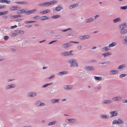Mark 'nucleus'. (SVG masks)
Masks as SVG:
<instances>
[{
	"mask_svg": "<svg viewBox=\"0 0 127 127\" xmlns=\"http://www.w3.org/2000/svg\"><path fill=\"white\" fill-rule=\"evenodd\" d=\"M69 62L71 64L70 65V67H78V65L76 62V60L74 59H72L69 60Z\"/></svg>",
	"mask_w": 127,
	"mask_h": 127,
	"instance_id": "1",
	"label": "nucleus"
},
{
	"mask_svg": "<svg viewBox=\"0 0 127 127\" xmlns=\"http://www.w3.org/2000/svg\"><path fill=\"white\" fill-rule=\"evenodd\" d=\"M113 101L111 100H103L102 103L103 104H109L111 103Z\"/></svg>",
	"mask_w": 127,
	"mask_h": 127,
	"instance_id": "2",
	"label": "nucleus"
},
{
	"mask_svg": "<svg viewBox=\"0 0 127 127\" xmlns=\"http://www.w3.org/2000/svg\"><path fill=\"white\" fill-rule=\"evenodd\" d=\"M65 121L67 123H73L76 122V120L75 119H66L65 120Z\"/></svg>",
	"mask_w": 127,
	"mask_h": 127,
	"instance_id": "3",
	"label": "nucleus"
},
{
	"mask_svg": "<svg viewBox=\"0 0 127 127\" xmlns=\"http://www.w3.org/2000/svg\"><path fill=\"white\" fill-rule=\"evenodd\" d=\"M35 104L38 106H43L45 105L44 103L39 100L36 101L35 102Z\"/></svg>",
	"mask_w": 127,
	"mask_h": 127,
	"instance_id": "4",
	"label": "nucleus"
},
{
	"mask_svg": "<svg viewBox=\"0 0 127 127\" xmlns=\"http://www.w3.org/2000/svg\"><path fill=\"white\" fill-rule=\"evenodd\" d=\"M85 69L86 71L94 70H95L94 68L92 66H86L85 67Z\"/></svg>",
	"mask_w": 127,
	"mask_h": 127,
	"instance_id": "5",
	"label": "nucleus"
},
{
	"mask_svg": "<svg viewBox=\"0 0 127 127\" xmlns=\"http://www.w3.org/2000/svg\"><path fill=\"white\" fill-rule=\"evenodd\" d=\"M36 95L35 93L30 92L28 93L27 96L29 97H34Z\"/></svg>",
	"mask_w": 127,
	"mask_h": 127,
	"instance_id": "6",
	"label": "nucleus"
},
{
	"mask_svg": "<svg viewBox=\"0 0 127 127\" xmlns=\"http://www.w3.org/2000/svg\"><path fill=\"white\" fill-rule=\"evenodd\" d=\"M36 9H34L25 11V13H26L27 15H29L31 13H34L36 11Z\"/></svg>",
	"mask_w": 127,
	"mask_h": 127,
	"instance_id": "7",
	"label": "nucleus"
},
{
	"mask_svg": "<svg viewBox=\"0 0 127 127\" xmlns=\"http://www.w3.org/2000/svg\"><path fill=\"white\" fill-rule=\"evenodd\" d=\"M110 114V118H112L114 116H117L118 114V113L117 111H112L111 112Z\"/></svg>",
	"mask_w": 127,
	"mask_h": 127,
	"instance_id": "8",
	"label": "nucleus"
},
{
	"mask_svg": "<svg viewBox=\"0 0 127 127\" xmlns=\"http://www.w3.org/2000/svg\"><path fill=\"white\" fill-rule=\"evenodd\" d=\"M78 5V3H75L73 4H71L68 7L70 9H72L74 8Z\"/></svg>",
	"mask_w": 127,
	"mask_h": 127,
	"instance_id": "9",
	"label": "nucleus"
},
{
	"mask_svg": "<svg viewBox=\"0 0 127 127\" xmlns=\"http://www.w3.org/2000/svg\"><path fill=\"white\" fill-rule=\"evenodd\" d=\"M120 33L121 34L127 33V31L125 28H122L120 31Z\"/></svg>",
	"mask_w": 127,
	"mask_h": 127,
	"instance_id": "10",
	"label": "nucleus"
},
{
	"mask_svg": "<svg viewBox=\"0 0 127 127\" xmlns=\"http://www.w3.org/2000/svg\"><path fill=\"white\" fill-rule=\"evenodd\" d=\"M59 99H52L51 100V102L52 103H59Z\"/></svg>",
	"mask_w": 127,
	"mask_h": 127,
	"instance_id": "11",
	"label": "nucleus"
},
{
	"mask_svg": "<svg viewBox=\"0 0 127 127\" xmlns=\"http://www.w3.org/2000/svg\"><path fill=\"white\" fill-rule=\"evenodd\" d=\"M118 71L117 70H112L110 71V75H112L117 73Z\"/></svg>",
	"mask_w": 127,
	"mask_h": 127,
	"instance_id": "12",
	"label": "nucleus"
},
{
	"mask_svg": "<svg viewBox=\"0 0 127 127\" xmlns=\"http://www.w3.org/2000/svg\"><path fill=\"white\" fill-rule=\"evenodd\" d=\"M64 89L65 90H71L72 89V87L70 85L66 86L65 85L64 86Z\"/></svg>",
	"mask_w": 127,
	"mask_h": 127,
	"instance_id": "13",
	"label": "nucleus"
},
{
	"mask_svg": "<svg viewBox=\"0 0 127 127\" xmlns=\"http://www.w3.org/2000/svg\"><path fill=\"white\" fill-rule=\"evenodd\" d=\"M122 97L120 96H118L117 97H114L112 98V99H114V101H119L121 100Z\"/></svg>",
	"mask_w": 127,
	"mask_h": 127,
	"instance_id": "14",
	"label": "nucleus"
},
{
	"mask_svg": "<svg viewBox=\"0 0 127 127\" xmlns=\"http://www.w3.org/2000/svg\"><path fill=\"white\" fill-rule=\"evenodd\" d=\"M68 71H63L60 72L57 74V75H61L64 74H66L68 73Z\"/></svg>",
	"mask_w": 127,
	"mask_h": 127,
	"instance_id": "15",
	"label": "nucleus"
},
{
	"mask_svg": "<svg viewBox=\"0 0 127 127\" xmlns=\"http://www.w3.org/2000/svg\"><path fill=\"white\" fill-rule=\"evenodd\" d=\"M63 7L60 5H59L55 8V10L57 11H60L61 9H63Z\"/></svg>",
	"mask_w": 127,
	"mask_h": 127,
	"instance_id": "16",
	"label": "nucleus"
},
{
	"mask_svg": "<svg viewBox=\"0 0 127 127\" xmlns=\"http://www.w3.org/2000/svg\"><path fill=\"white\" fill-rule=\"evenodd\" d=\"M22 15H16L13 16H11L10 17L11 19H14L21 17Z\"/></svg>",
	"mask_w": 127,
	"mask_h": 127,
	"instance_id": "17",
	"label": "nucleus"
},
{
	"mask_svg": "<svg viewBox=\"0 0 127 127\" xmlns=\"http://www.w3.org/2000/svg\"><path fill=\"white\" fill-rule=\"evenodd\" d=\"M94 20V18L91 17L90 18L86 19L85 21L86 23H89Z\"/></svg>",
	"mask_w": 127,
	"mask_h": 127,
	"instance_id": "18",
	"label": "nucleus"
},
{
	"mask_svg": "<svg viewBox=\"0 0 127 127\" xmlns=\"http://www.w3.org/2000/svg\"><path fill=\"white\" fill-rule=\"evenodd\" d=\"M121 19L120 18L118 17L115 19L113 20V22L115 23H116L118 22H120L121 21Z\"/></svg>",
	"mask_w": 127,
	"mask_h": 127,
	"instance_id": "19",
	"label": "nucleus"
},
{
	"mask_svg": "<svg viewBox=\"0 0 127 127\" xmlns=\"http://www.w3.org/2000/svg\"><path fill=\"white\" fill-rule=\"evenodd\" d=\"M15 3H16L18 4H26L28 3V2L26 1H18V2H15Z\"/></svg>",
	"mask_w": 127,
	"mask_h": 127,
	"instance_id": "20",
	"label": "nucleus"
},
{
	"mask_svg": "<svg viewBox=\"0 0 127 127\" xmlns=\"http://www.w3.org/2000/svg\"><path fill=\"white\" fill-rule=\"evenodd\" d=\"M122 42L124 45L127 44V36H126L124 39L122 40Z\"/></svg>",
	"mask_w": 127,
	"mask_h": 127,
	"instance_id": "21",
	"label": "nucleus"
},
{
	"mask_svg": "<svg viewBox=\"0 0 127 127\" xmlns=\"http://www.w3.org/2000/svg\"><path fill=\"white\" fill-rule=\"evenodd\" d=\"M100 117L101 118L103 119H108L109 118V116L106 115H101Z\"/></svg>",
	"mask_w": 127,
	"mask_h": 127,
	"instance_id": "22",
	"label": "nucleus"
},
{
	"mask_svg": "<svg viewBox=\"0 0 127 127\" xmlns=\"http://www.w3.org/2000/svg\"><path fill=\"white\" fill-rule=\"evenodd\" d=\"M111 53L108 52H107L102 54V55L104 56V57H106V56L111 55Z\"/></svg>",
	"mask_w": 127,
	"mask_h": 127,
	"instance_id": "23",
	"label": "nucleus"
},
{
	"mask_svg": "<svg viewBox=\"0 0 127 127\" xmlns=\"http://www.w3.org/2000/svg\"><path fill=\"white\" fill-rule=\"evenodd\" d=\"M116 44L117 43L116 42H112L109 45L108 47L109 48L111 47L115 46Z\"/></svg>",
	"mask_w": 127,
	"mask_h": 127,
	"instance_id": "24",
	"label": "nucleus"
},
{
	"mask_svg": "<svg viewBox=\"0 0 127 127\" xmlns=\"http://www.w3.org/2000/svg\"><path fill=\"white\" fill-rule=\"evenodd\" d=\"M50 10L48 9H46L44 10L42 12H40V13L41 14H44L46 13H48L50 12Z\"/></svg>",
	"mask_w": 127,
	"mask_h": 127,
	"instance_id": "25",
	"label": "nucleus"
},
{
	"mask_svg": "<svg viewBox=\"0 0 127 127\" xmlns=\"http://www.w3.org/2000/svg\"><path fill=\"white\" fill-rule=\"evenodd\" d=\"M38 5L39 6H41L42 7H46L45 2L40 3Z\"/></svg>",
	"mask_w": 127,
	"mask_h": 127,
	"instance_id": "26",
	"label": "nucleus"
},
{
	"mask_svg": "<svg viewBox=\"0 0 127 127\" xmlns=\"http://www.w3.org/2000/svg\"><path fill=\"white\" fill-rule=\"evenodd\" d=\"M126 67V65L125 64H123L119 66L118 68V69H122L123 68L125 67Z\"/></svg>",
	"mask_w": 127,
	"mask_h": 127,
	"instance_id": "27",
	"label": "nucleus"
},
{
	"mask_svg": "<svg viewBox=\"0 0 127 127\" xmlns=\"http://www.w3.org/2000/svg\"><path fill=\"white\" fill-rule=\"evenodd\" d=\"M15 32H16L17 33H18V34H23L24 33V32L20 30H15Z\"/></svg>",
	"mask_w": 127,
	"mask_h": 127,
	"instance_id": "28",
	"label": "nucleus"
},
{
	"mask_svg": "<svg viewBox=\"0 0 127 127\" xmlns=\"http://www.w3.org/2000/svg\"><path fill=\"white\" fill-rule=\"evenodd\" d=\"M40 18H41V20L42 21L46 20L49 19V17L46 16H42Z\"/></svg>",
	"mask_w": 127,
	"mask_h": 127,
	"instance_id": "29",
	"label": "nucleus"
},
{
	"mask_svg": "<svg viewBox=\"0 0 127 127\" xmlns=\"http://www.w3.org/2000/svg\"><path fill=\"white\" fill-rule=\"evenodd\" d=\"M61 15H57L52 16L51 18L54 19H56L60 17Z\"/></svg>",
	"mask_w": 127,
	"mask_h": 127,
	"instance_id": "30",
	"label": "nucleus"
},
{
	"mask_svg": "<svg viewBox=\"0 0 127 127\" xmlns=\"http://www.w3.org/2000/svg\"><path fill=\"white\" fill-rule=\"evenodd\" d=\"M68 52L67 51L63 52L61 53V55L62 56H68Z\"/></svg>",
	"mask_w": 127,
	"mask_h": 127,
	"instance_id": "31",
	"label": "nucleus"
},
{
	"mask_svg": "<svg viewBox=\"0 0 127 127\" xmlns=\"http://www.w3.org/2000/svg\"><path fill=\"white\" fill-rule=\"evenodd\" d=\"M90 37V36L89 35H86L82 36V38H83V39L89 38Z\"/></svg>",
	"mask_w": 127,
	"mask_h": 127,
	"instance_id": "32",
	"label": "nucleus"
},
{
	"mask_svg": "<svg viewBox=\"0 0 127 127\" xmlns=\"http://www.w3.org/2000/svg\"><path fill=\"white\" fill-rule=\"evenodd\" d=\"M56 123L57 121H54L53 122H50L48 124V125H53L56 124Z\"/></svg>",
	"mask_w": 127,
	"mask_h": 127,
	"instance_id": "33",
	"label": "nucleus"
},
{
	"mask_svg": "<svg viewBox=\"0 0 127 127\" xmlns=\"http://www.w3.org/2000/svg\"><path fill=\"white\" fill-rule=\"evenodd\" d=\"M52 84V83H47V84H46L44 85H43L42 87V88H46L48 86H49L51 85Z\"/></svg>",
	"mask_w": 127,
	"mask_h": 127,
	"instance_id": "34",
	"label": "nucleus"
},
{
	"mask_svg": "<svg viewBox=\"0 0 127 127\" xmlns=\"http://www.w3.org/2000/svg\"><path fill=\"white\" fill-rule=\"evenodd\" d=\"M94 78L96 80H100L102 79V77H100L94 76Z\"/></svg>",
	"mask_w": 127,
	"mask_h": 127,
	"instance_id": "35",
	"label": "nucleus"
},
{
	"mask_svg": "<svg viewBox=\"0 0 127 127\" xmlns=\"http://www.w3.org/2000/svg\"><path fill=\"white\" fill-rule=\"evenodd\" d=\"M8 11H3V12H0V14L1 15V16L2 15H5L8 13Z\"/></svg>",
	"mask_w": 127,
	"mask_h": 127,
	"instance_id": "36",
	"label": "nucleus"
},
{
	"mask_svg": "<svg viewBox=\"0 0 127 127\" xmlns=\"http://www.w3.org/2000/svg\"><path fill=\"white\" fill-rule=\"evenodd\" d=\"M118 121L119 123L118 124H122L123 123V121L122 120V119L121 118H119L118 119Z\"/></svg>",
	"mask_w": 127,
	"mask_h": 127,
	"instance_id": "37",
	"label": "nucleus"
},
{
	"mask_svg": "<svg viewBox=\"0 0 127 127\" xmlns=\"http://www.w3.org/2000/svg\"><path fill=\"white\" fill-rule=\"evenodd\" d=\"M119 123L118 121L116 120H114L112 122V124L113 125L116 124L119 125Z\"/></svg>",
	"mask_w": 127,
	"mask_h": 127,
	"instance_id": "38",
	"label": "nucleus"
},
{
	"mask_svg": "<svg viewBox=\"0 0 127 127\" xmlns=\"http://www.w3.org/2000/svg\"><path fill=\"white\" fill-rule=\"evenodd\" d=\"M12 8H14V9H13V10H18L19 9V7H17V6H12Z\"/></svg>",
	"mask_w": 127,
	"mask_h": 127,
	"instance_id": "39",
	"label": "nucleus"
},
{
	"mask_svg": "<svg viewBox=\"0 0 127 127\" xmlns=\"http://www.w3.org/2000/svg\"><path fill=\"white\" fill-rule=\"evenodd\" d=\"M71 30L72 29L71 28H68L65 29L61 30V31L63 32H65L69 30Z\"/></svg>",
	"mask_w": 127,
	"mask_h": 127,
	"instance_id": "40",
	"label": "nucleus"
},
{
	"mask_svg": "<svg viewBox=\"0 0 127 127\" xmlns=\"http://www.w3.org/2000/svg\"><path fill=\"white\" fill-rule=\"evenodd\" d=\"M36 22V21H25L24 23L26 24H28L30 23H32L33 22Z\"/></svg>",
	"mask_w": 127,
	"mask_h": 127,
	"instance_id": "41",
	"label": "nucleus"
},
{
	"mask_svg": "<svg viewBox=\"0 0 127 127\" xmlns=\"http://www.w3.org/2000/svg\"><path fill=\"white\" fill-rule=\"evenodd\" d=\"M127 75L126 74H121L119 75V77L120 78H122L123 77L126 76Z\"/></svg>",
	"mask_w": 127,
	"mask_h": 127,
	"instance_id": "42",
	"label": "nucleus"
},
{
	"mask_svg": "<svg viewBox=\"0 0 127 127\" xmlns=\"http://www.w3.org/2000/svg\"><path fill=\"white\" fill-rule=\"evenodd\" d=\"M15 85L14 84L9 85V88L10 89L14 88L15 87Z\"/></svg>",
	"mask_w": 127,
	"mask_h": 127,
	"instance_id": "43",
	"label": "nucleus"
},
{
	"mask_svg": "<svg viewBox=\"0 0 127 127\" xmlns=\"http://www.w3.org/2000/svg\"><path fill=\"white\" fill-rule=\"evenodd\" d=\"M120 8L122 10L127 9V5L121 7H120Z\"/></svg>",
	"mask_w": 127,
	"mask_h": 127,
	"instance_id": "44",
	"label": "nucleus"
},
{
	"mask_svg": "<svg viewBox=\"0 0 127 127\" xmlns=\"http://www.w3.org/2000/svg\"><path fill=\"white\" fill-rule=\"evenodd\" d=\"M3 2H5L7 4H9L10 3L11 1L7 0H3Z\"/></svg>",
	"mask_w": 127,
	"mask_h": 127,
	"instance_id": "45",
	"label": "nucleus"
},
{
	"mask_svg": "<svg viewBox=\"0 0 127 127\" xmlns=\"http://www.w3.org/2000/svg\"><path fill=\"white\" fill-rule=\"evenodd\" d=\"M62 46L63 47H64L65 48H67L68 47V46L67 43L65 44H63L62 45Z\"/></svg>",
	"mask_w": 127,
	"mask_h": 127,
	"instance_id": "46",
	"label": "nucleus"
},
{
	"mask_svg": "<svg viewBox=\"0 0 127 127\" xmlns=\"http://www.w3.org/2000/svg\"><path fill=\"white\" fill-rule=\"evenodd\" d=\"M51 1L52 5L56 4L57 2V1L56 0H54Z\"/></svg>",
	"mask_w": 127,
	"mask_h": 127,
	"instance_id": "47",
	"label": "nucleus"
},
{
	"mask_svg": "<svg viewBox=\"0 0 127 127\" xmlns=\"http://www.w3.org/2000/svg\"><path fill=\"white\" fill-rule=\"evenodd\" d=\"M39 18L40 19V18L41 17H40V16H38V15H37L36 16H35L33 17V18L34 19H35V20Z\"/></svg>",
	"mask_w": 127,
	"mask_h": 127,
	"instance_id": "48",
	"label": "nucleus"
},
{
	"mask_svg": "<svg viewBox=\"0 0 127 127\" xmlns=\"http://www.w3.org/2000/svg\"><path fill=\"white\" fill-rule=\"evenodd\" d=\"M73 51L72 50H71L69 52L67 51L68 52V56L69 55H73V54H72V52Z\"/></svg>",
	"mask_w": 127,
	"mask_h": 127,
	"instance_id": "49",
	"label": "nucleus"
},
{
	"mask_svg": "<svg viewBox=\"0 0 127 127\" xmlns=\"http://www.w3.org/2000/svg\"><path fill=\"white\" fill-rule=\"evenodd\" d=\"M62 37V36L60 35H58L55 36V38L56 39H60Z\"/></svg>",
	"mask_w": 127,
	"mask_h": 127,
	"instance_id": "50",
	"label": "nucleus"
},
{
	"mask_svg": "<svg viewBox=\"0 0 127 127\" xmlns=\"http://www.w3.org/2000/svg\"><path fill=\"white\" fill-rule=\"evenodd\" d=\"M6 6L5 5H0V9H2V8H5Z\"/></svg>",
	"mask_w": 127,
	"mask_h": 127,
	"instance_id": "51",
	"label": "nucleus"
},
{
	"mask_svg": "<svg viewBox=\"0 0 127 127\" xmlns=\"http://www.w3.org/2000/svg\"><path fill=\"white\" fill-rule=\"evenodd\" d=\"M16 32V33L13 32V33H11V34L12 35V36H13V34L14 35V36L18 35V33H17L16 32Z\"/></svg>",
	"mask_w": 127,
	"mask_h": 127,
	"instance_id": "52",
	"label": "nucleus"
},
{
	"mask_svg": "<svg viewBox=\"0 0 127 127\" xmlns=\"http://www.w3.org/2000/svg\"><path fill=\"white\" fill-rule=\"evenodd\" d=\"M23 20V19H16V20H14L13 21L19 22L21 20Z\"/></svg>",
	"mask_w": 127,
	"mask_h": 127,
	"instance_id": "53",
	"label": "nucleus"
},
{
	"mask_svg": "<svg viewBox=\"0 0 127 127\" xmlns=\"http://www.w3.org/2000/svg\"><path fill=\"white\" fill-rule=\"evenodd\" d=\"M103 49L105 51H107L109 50L107 47H106L105 48H103Z\"/></svg>",
	"mask_w": 127,
	"mask_h": 127,
	"instance_id": "54",
	"label": "nucleus"
},
{
	"mask_svg": "<svg viewBox=\"0 0 127 127\" xmlns=\"http://www.w3.org/2000/svg\"><path fill=\"white\" fill-rule=\"evenodd\" d=\"M17 27V26L16 25H15L14 26H12L10 27L11 29H13L14 28H16Z\"/></svg>",
	"mask_w": 127,
	"mask_h": 127,
	"instance_id": "55",
	"label": "nucleus"
},
{
	"mask_svg": "<svg viewBox=\"0 0 127 127\" xmlns=\"http://www.w3.org/2000/svg\"><path fill=\"white\" fill-rule=\"evenodd\" d=\"M119 27H120L119 28H125V27H124V25H122V24H121L120 25H119Z\"/></svg>",
	"mask_w": 127,
	"mask_h": 127,
	"instance_id": "56",
	"label": "nucleus"
},
{
	"mask_svg": "<svg viewBox=\"0 0 127 127\" xmlns=\"http://www.w3.org/2000/svg\"><path fill=\"white\" fill-rule=\"evenodd\" d=\"M82 48V47L81 46H78L77 47V49L79 50H80Z\"/></svg>",
	"mask_w": 127,
	"mask_h": 127,
	"instance_id": "57",
	"label": "nucleus"
},
{
	"mask_svg": "<svg viewBox=\"0 0 127 127\" xmlns=\"http://www.w3.org/2000/svg\"><path fill=\"white\" fill-rule=\"evenodd\" d=\"M122 102L123 103L127 102V100H122Z\"/></svg>",
	"mask_w": 127,
	"mask_h": 127,
	"instance_id": "58",
	"label": "nucleus"
},
{
	"mask_svg": "<svg viewBox=\"0 0 127 127\" xmlns=\"http://www.w3.org/2000/svg\"><path fill=\"white\" fill-rule=\"evenodd\" d=\"M9 38L8 36H5L4 37V39L6 40H7Z\"/></svg>",
	"mask_w": 127,
	"mask_h": 127,
	"instance_id": "59",
	"label": "nucleus"
},
{
	"mask_svg": "<svg viewBox=\"0 0 127 127\" xmlns=\"http://www.w3.org/2000/svg\"><path fill=\"white\" fill-rule=\"evenodd\" d=\"M69 42L70 43H75L76 44H78L79 43L78 42L74 41H70Z\"/></svg>",
	"mask_w": 127,
	"mask_h": 127,
	"instance_id": "60",
	"label": "nucleus"
},
{
	"mask_svg": "<svg viewBox=\"0 0 127 127\" xmlns=\"http://www.w3.org/2000/svg\"><path fill=\"white\" fill-rule=\"evenodd\" d=\"M9 85H7L5 87V89L6 90H8V89H10V88H9Z\"/></svg>",
	"mask_w": 127,
	"mask_h": 127,
	"instance_id": "61",
	"label": "nucleus"
},
{
	"mask_svg": "<svg viewBox=\"0 0 127 127\" xmlns=\"http://www.w3.org/2000/svg\"><path fill=\"white\" fill-rule=\"evenodd\" d=\"M55 77V75H53L49 78V79H51Z\"/></svg>",
	"mask_w": 127,
	"mask_h": 127,
	"instance_id": "62",
	"label": "nucleus"
},
{
	"mask_svg": "<svg viewBox=\"0 0 127 127\" xmlns=\"http://www.w3.org/2000/svg\"><path fill=\"white\" fill-rule=\"evenodd\" d=\"M22 12H23V10L21 9L18 10V12H17V13H22Z\"/></svg>",
	"mask_w": 127,
	"mask_h": 127,
	"instance_id": "63",
	"label": "nucleus"
},
{
	"mask_svg": "<svg viewBox=\"0 0 127 127\" xmlns=\"http://www.w3.org/2000/svg\"><path fill=\"white\" fill-rule=\"evenodd\" d=\"M122 25H123L124 26V27L125 28L127 26V25H126V22H124L122 23Z\"/></svg>",
	"mask_w": 127,
	"mask_h": 127,
	"instance_id": "64",
	"label": "nucleus"
}]
</instances>
